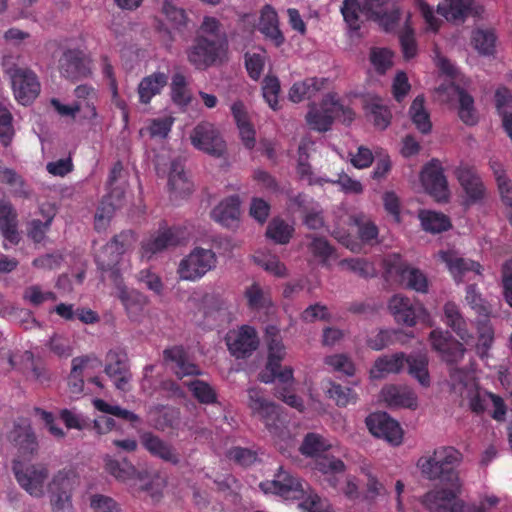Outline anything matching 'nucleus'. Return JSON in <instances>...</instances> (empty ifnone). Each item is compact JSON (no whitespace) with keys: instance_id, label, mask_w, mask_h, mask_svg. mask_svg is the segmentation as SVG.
Segmentation results:
<instances>
[{"instance_id":"1","label":"nucleus","mask_w":512,"mask_h":512,"mask_svg":"<svg viewBox=\"0 0 512 512\" xmlns=\"http://www.w3.org/2000/svg\"><path fill=\"white\" fill-rule=\"evenodd\" d=\"M450 384L452 392L461 398L475 414H482L489 410L493 419L503 421L506 415V406L503 399L479 388L472 371L453 368L450 371Z\"/></svg>"},{"instance_id":"2","label":"nucleus","mask_w":512,"mask_h":512,"mask_svg":"<svg viewBox=\"0 0 512 512\" xmlns=\"http://www.w3.org/2000/svg\"><path fill=\"white\" fill-rule=\"evenodd\" d=\"M265 340L268 347V361L266 369L259 375V379L264 383H271L277 379L278 384L281 385V387L277 388V397L282 399L289 406L302 411V400L289 391L293 384L292 368L286 367L282 371H279L280 362L286 356V348L283 344L279 329L275 326H268L266 328Z\"/></svg>"},{"instance_id":"3","label":"nucleus","mask_w":512,"mask_h":512,"mask_svg":"<svg viewBox=\"0 0 512 512\" xmlns=\"http://www.w3.org/2000/svg\"><path fill=\"white\" fill-rule=\"evenodd\" d=\"M260 488L265 494H275L284 500L302 499L299 503L301 512H333L326 499L306 490L298 478L282 468L273 480L260 483Z\"/></svg>"},{"instance_id":"4","label":"nucleus","mask_w":512,"mask_h":512,"mask_svg":"<svg viewBox=\"0 0 512 512\" xmlns=\"http://www.w3.org/2000/svg\"><path fill=\"white\" fill-rule=\"evenodd\" d=\"M461 453L453 447L442 446L417 461L421 474L429 480L459 483L455 466L461 461Z\"/></svg>"},{"instance_id":"5","label":"nucleus","mask_w":512,"mask_h":512,"mask_svg":"<svg viewBox=\"0 0 512 512\" xmlns=\"http://www.w3.org/2000/svg\"><path fill=\"white\" fill-rule=\"evenodd\" d=\"M340 116L344 122H351L354 119L352 110L345 108L335 93H328L320 103L309 105L306 122L311 129L325 132L330 129L334 119Z\"/></svg>"},{"instance_id":"6","label":"nucleus","mask_w":512,"mask_h":512,"mask_svg":"<svg viewBox=\"0 0 512 512\" xmlns=\"http://www.w3.org/2000/svg\"><path fill=\"white\" fill-rule=\"evenodd\" d=\"M3 67L9 75L15 98L23 105L31 103L40 92L36 74L29 68L14 63L13 57L3 59Z\"/></svg>"},{"instance_id":"7","label":"nucleus","mask_w":512,"mask_h":512,"mask_svg":"<svg viewBox=\"0 0 512 512\" xmlns=\"http://www.w3.org/2000/svg\"><path fill=\"white\" fill-rule=\"evenodd\" d=\"M386 272L401 284L417 292L428 291L426 276L417 268L408 266L399 255H390L384 261Z\"/></svg>"},{"instance_id":"8","label":"nucleus","mask_w":512,"mask_h":512,"mask_svg":"<svg viewBox=\"0 0 512 512\" xmlns=\"http://www.w3.org/2000/svg\"><path fill=\"white\" fill-rule=\"evenodd\" d=\"M190 140L194 148L213 157H222L226 152V143L211 122L198 123L190 133Z\"/></svg>"},{"instance_id":"9","label":"nucleus","mask_w":512,"mask_h":512,"mask_svg":"<svg viewBox=\"0 0 512 512\" xmlns=\"http://www.w3.org/2000/svg\"><path fill=\"white\" fill-rule=\"evenodd\" d=\"M128 186V173L121 163L112 167L108 177V194L102 201V213L98 218H109L111 214L122 206Z\"/></svg>"},{"instance_id":"10","label":"nucleus","mask_w":512,"mask_h":512,"mask_svg":"<svg viewBox=\"0 0 512 512\" xmlns=\"http://www.w3.org/2000/svg\"><path fill=\"white\" fill-rule=\"evenodd\" d=\"M216 265V255L210 249L195 248L182 259L178 274L182 280L196 281Z\"/></svg>"},{"instance_id":"11","label":"nucleus","mask_w":512,"mask_h":512,"mask_svg":"<svg viewBox=\"0 0 512 512\" xmlns=\"http://www.w3.org/2000/svg\"><path fill=\"white\" fill-rule=\"evenodd\" d=\"M391 314L398 323L412 327L417 319L431 326V317L427 309L421 303H413L402 295H394L388 304Z\"/></svg>"},{"instance_id":"12","label":"nucleus","mask_w":512,"mask_h":512,"mask_svg":"<svg viewBox=\"0 0 512 512\" xmlns=\"http://www.w3.org/2000/svg\"><path fill=\"white\" fill-rule=\"evenodd\" d=\"M449 489H435L423 497V504L431 512H469L466 504L457 497L460 483H450Z\"/></svg>"},{"instance_id":"13","label":"nucleus","mask_w":512,"mask_h":512,"mask_svg":"<svg viewBox=\"0 0 512 512\" xmlns=\"http://www.w3.org/2000/svg\"><path fill=\"white\" fill-rule=\"evenodd\" d=\"M225 53V45L221 40H209L198 36L195 43L188 49V61L197 69H205L221 59Z\"/></svg>"},{"instance_id":"14","label":"nucleus","mask_w":512,"mask_h":512,"mask_svg":"<svg viewBox=\"0 0 512 512\" xmlns=\"http://www.w3.org/2000/svg\"><path fill=\"white\" fill-rule=\"evenodd\" d=\"M13 471L20 486L31 496L40 498L44 495V486L49 471L43 464L23 465L15 463Z\"/></svg>"},{"instance_id":"15","label":"nucleus","mask_w":512,"mask_h":512,"mask_svg":"<svg viewBox=\"0 0 512 512\" xmlns=\"http://www.w3.org/2000/svg\"><path fill=\"white\" fill-rule=\"evenodd\" d=\"M454 175L463 190L464 204L472 205L484 199L486 187L473 167L462 164L455 169Z\"/></svg>"},{"instance_id":"16","label":"nucleus","mask_w":512,"mask_h":512,"mask_svg":"<svg viewBox=\"0 0 512 512\" xmlns=\"http://www.w3.org/2000/svg\"><path fill=\"white\" fill-rule=\"evenodd\" d=\"M247 394V405L252 411V414L263 420L268 430L276 436L279 430V426L277 425L279 421L277 406L266 400L263 397L262 391L258 388H249Z\"/></svg>"},{"instance_id":"17","label":"nucleus","mask_w":512,"mask_h":512,"mask_svg":"<svg viewBox=\"0 0 512 512\" xmlns=\"http://www.w3.org/2000/svg\"><path fill=\"white\" fill-rule=\"evenodd\" d=\"M366 425L372 435L397 446L402 443L403 431L397 421L387 413H372L366 418Z\"/></svg>"},{"instance_id":"18","label":"nucleus","mask_w":512,"mask_h":512,"mask_svg":"<svg viewBox=\"0 0 512 512\" xmlns=\"http://www.w3.org/2000/svg\"><path fill=\"white\" fill-rule=\"evenodd\" d=\"M421 183L427 193L437 201H447L449 197L448 182L438 160H432L421 171Z\"/></svg>"},{"instance_id":"19","label":"nucleus","mask_w":512,"mask_h":512,"mask_svg":"<svg viewBox=\"0 0 512 512\" xmlns=\"http://www.w3.org/2000/svg\"><path fill=\"white\" fill-rule=\"evenodd\" d=\"M437 92L441 101L448 102L453 99L458 101V116L467 125H474L478 121V114L474 107L472 96L467 94L454 84L441 85Z\"/></svg>"},{"instance_id":"20","label":"nucleus","mask_w":512,"mask_h":512,"mask_svg":"<svg viewBox=\"0 0 512 512\" xmlns=\"http://www.w3.org/2000/svg\"><path fill=\"white\" fill-rule=\"evenodd\" d=\"M111 276H115L116 296L123 304L128 318L132 322H141L145 317L147 298L136 290L128 289L123 285L115 272H112Z\"/></svg>"},{"instance_id":"21","label":"nucleus","mask_w":512,"mask_h":512,"mask_svg":"<svg viewBox=\"0 0 512 512\" xmlns=\"http://www.w3.org/2000/svg\"><path fill=\"white\" fill-rule=\"evenodd\" d=\"M225 340L230 353L237 358L251 354L259 344L255 329L248 325L230 330Z\"/></svg>"},{"instance_id":"22","label":"nucleus","mask_w":512,"mask_h":512,"mask_svg":"<svg viewBox=\"0 0 512 512\" xmlns=\"http://www.w3.org/2000/svg\"><path fill=\"white\" fill-rule=\"evenodd\" d=\"M50 501L53 512H73L71 501L72 480L67 473L59 471L49 484Z\"/></svg>"},{"instance_id":"23","label":"nucleus","mask_w":512,"mask_h":512,"mask_svg":"<svg viewBox=\"0 0 512 512\" xmlns=\"http://www.w3.org/2000/svg\"><path fill=\"white\" fill-rule=\"evenodd\" d=\"M429 339L432 348L440 354L445 362L457 363L462 360L465 348L449 332L435 329L430 333Z\"/></svg>"},{"instance_id":"24","label":"nucleus","mask_w":512,"mask_h":512,"mask_svg":"<svg viewBox=\"0 0 512 512\" xmlns=\"http://www.w3.org/2000/svg\"><path fill=\"white\" fill-rule=\"evenodd\" d=\"M90 63L82 51L69 49L59 59V70L67 79L78 80L91 74Z\"/></svg>"},{"instance_id":"25","label":"nucleus","mask_w":512,"mask_h":512,"mask_svg":"<svg viewBox=\"0 0 512 512\" xmlns=\"http://www.w3.org/2000/svg\"><path fill=\"white\" fill-rule=\"evenodd\" d=\"M105 372L121 391L129 389L131 374L127 367V357L122 351H110L106 356Z\"/></svg>"},{"instance_id":"26","label":"nucleus","mask_w":512,"mask_h":512,"mask_svg":"<svg viewBox=\"0 0 512 512\" xmlns=\"http://www.w3.org/2000/svg\"><path fill=\"white\" fill-rule=\"evenodd\" d=\"M437 12L449 22L461 23L468 14L482 17L484 7L474 4L473 0H452L449 4L439 3Z\"/></svg>"},{"instance_id":"27","label":"nucleus","mask_w":512,"mask_h":512,"mask_svg":"<svg viewBox=\"0 0 512 512\" xmlns=\"http://www.w3.org/2000/svg\"><path fill=\"white\" fill-rule=\"evenodd\" d=\"M380 397L391 408L416 409L418 406L416 393L405 385H386L382 388Z\"/></svg>"},{"instance_id":"28","label":"nucleus","mask_w":512,"mask_h":512,"mask_svg":"<svg viewBox=\"0 0 512 512\" xmlns=\"http://www.w3.org/2000/svg\"><path fill=\"white\" fill-rule=\"evenodd\" d=\"M438 256L442 262L445 263L449 272L458 283L463 281V278L467 273H481V265L479 263L461 257L460 254L455 250L448 249L445 251H440Z\"/></svg>"},{"instance_id":"29","label":"nucleus","mask_w":512,"mask_h":512,"mask_svg":"<svg viewBox=\"0 0 512 512\" xmlns=\"http://www.w3.org/2000/svg\"><path fill=\"white\" fill-rule=\"evenodd\" d=\"M164 362L170 366L178 378L201 375V369L189 361L182 347L175 346L163 351Z\"/></svg>"},{"instance_id":"30","label":"nucleus","mask_w":512,"mask_h":512,"mask_svg":"<svg viewBox=\"0 0 512 512\" xmlns=\"http://www.w3.org/2000/svg\"><path fill=\"white\" fill-rule=\"evenodd\" d=\"M178 234V229L167 228L159 230L157 233L143 241L141 256L149 259L154 254L163 251L167 247L179 244L181 238Z\"/></svg>"},{"instance_id":"31","label":"nucleus","mask_w":512,"mask_h":512,"mask_svg":"<svg viewBox=\"0 0 512 512\" xmlns=\"http://www.w3.org/2000/svg\"><path fill=\"white\" fill-rule=\"evenodd\" d=\"M98 412L103 413V415L98 416V432L104 433L112 430L115 427V421L111 417H116L119 419H123L125 421H129L131 423H135L139 421V417L126 409H122L118 405L108 404L103 400L98 399Z\"/></svg>"},{"instance_id":"32","label":"nucleus","mask_w":512,"mask_h":512,"mask_svg":"<svg viewBox=\"0 0 512 512\" xmlns=\"http://www.w3.org/2000/svg\"><path fill=\"white\" fill-rule=\"evenodd\" d=\"M140 439L143 447L153 456L173 465L180 462V456L176 449L158 436L146 432L141 435Z\"/></svg>"},{"instance_id":"33","label":"nucleus","mask_w":512,"mask_h":512,"mask_svg":"<svg viewBox=\"0 0 512 512\" xmlns=\"http://www.w3.org/2000/svg\"><path fill=\"white\" fill-rule=\"evenodd\" d=\"M240 216V200L238 196H230L222 200L212 211L211 217L225 227H233Z\"/></svg>"},{"instance_id":"34","label":"nucleus","mask_w":512,"mask_h":512,"mask_svg":"<svg viewBox=\"0 0 512 512\" xmlns=\"http://www.w3.org/2000/svg\"><path fill=\"white\" fill-rule=\"evenodd\" d=\"M405 366V354L402 352L379 357L370 369L372 379H382L389 374L400 373Z\"/></svg>"},{"instance_id":"35","label":"nucleus","mask_w":512,"mask_h":512,"mask_svg":"<svg viewBox=\"0 0 512 512\" xmlns=\"http://www.w3.org/2000/svg\"><path fill=\"white\" fill-rule=\"evenodd\" d=\"M17 224V213L12 204L8 200L0 199V232L13 244L20 241Z\"/></svg>"},{"instance_id":"36","label":"nucleus","mask_w":512,"mask_h":512,"mask_svg":"<svg viewBox=\"0 0 512 512\" xmlns=\"http://www.w3.org/2000/svg\"><path fill=\"white\" fill-rule=\"evenodd\" d=\"M259 30L275 46H280L284 42V36L279 29V20L276 11L266 5L261 10Z\"/></svg>"},{"instance_id":"37","label":"nucleus","mask_w":512,"mask_h":512,"mask_svg":"<svg viewBox=\"0 0 512 512\" xmlns=\"http://www.w3.org/2000/svg\"><path fill=\"white\" fill-rule=\"evenodd\" d=\"M405 365L408 366V373L422 387H429L431 378L428 371V357L426 353H411L405 355Z\"/></svg>"},{"instance_id":"38","label":"nucleus","mask_w":512,"mask_h":512,"mask_svg":"<svg viewBox=\"0 0 512 512\" xmlns=\"http://www.w3.org/2000/svg\"><path fill=\"white\" fill-rule=\"evenodd\" d=\"M365 111L369 121L377 129L384 130L389 126L392 118L391 112L379 97H369L365 102Z\"/></svg>"},{"instance_id":"39","label":"nucleus","mask_w":512,"mask_h":512,"mask_svg":"<svg viewBox=\"0 0 512 512\" xmlns=\"http://www.w3.org/2000/svg\"><path fill=\"white\" fill-rule=\"evenodd\" d=\"M231 111L237 123L244 146L247 149H253L256 144L255 130L249 123L244 104L242 102H235L231 107Z\"/></svg>"},{"instance_id":"40","label":"nucleus","mask_w":512,"mask_h":512,"mask_svg":"<svg viewBox=\"0 0 512 512\" xmlns=\"http://www.w3.org/2000/svg\"><path fill=\"white\" fill-rule=\"evenodd\" d=\"M326 83L324 78H306L302 81L295 82L288 93L289 99L294 103H299L305 99H309L320 91Z\"/></svg>"},{"instance_id":"41","label":"nucleus","mask_w":512,"mask_h":512,"mask_svg":"<svg viewBox=\"0 0 512 512\" xmlns=\"http://www.w3.org/2000/svg\"><path fill=\"white\" fill-rule=\"evenodd\" d=\"M168 75L163 72H155L141 80L138 86V94L142 103H149L166 86Z\"/></svg>"},{"instance_id":"42","label":"nucleus","mask_w":512,"mask_h":512,"mask_svg":"<svg viewBox=\"0 0 512 512\" xmlns=\"http://www.w3.org/2000/svg\"><path fill=\"white\" fill-rule=\"evenodd\" d=\"M444 323L449 326L463 341L468 342L471 335L467 329V323L459 307L453 302H447L444 307Z\"/></svg>"},{"instance_id":"43","label":"nucleus","mask_w":512,"mask_h":512,"mask_svg":"<svg viewBox=\"0 0 512 512\" xmlns=\"http://www.w3.org/2000/svg\"><path fill=\"white\" fill-rule=\"evenodd\" d=\"M168 185L170 191L176 197H184L192 192L193 184L187 178L181 163L173 162L171 164L168 177Z\"/></svg>"},{"instance_id":"44","label":"nucleus","mask_w":512,"mask_h":512,"mask_svg":"<svg viewBox=\"0 0 512 512\" xmlns=\"http://www.w3.org/2000/svg\"><path fill=\"white\" fill-rule=\"evenodd\" d=\"M135 242V236L131 231L122 232L116 236L103 251L110 258L108 266L118 264L120 256L132 248Z\"/></svg>"},{"instance_id":"45","label":"nucleus","mask_w":512,"mask_h":512,"mask_svg":"<svg viewBox=\"0 0 512 512\" xmlns=\"http://www.w3.org/2000/svg\"><path fill=\"white\" fill-rule=\"evenodd\" d=\"M419 218L423 229L431 233H440L451 226L449 218L439 212L424 210L420 212Z\"/></svg>"},{"instance_id":"46","label":"nucleus","mask_w":512,"mask_h":512,"mask_svg":"<svg viewBox=\"0 0 512 512\" xmlns=\"http://www.w3.org/2000/svg\"><path fill=\"white\" fill-rule=\"evenodd\" d=\"M473 47L482 55H492L496 49V35L492 29H477L471 37Z\"/></svg>"},{"instance_id":"47","label":"nucleus","mask_w":512,"mask_h":512,"mask_svg":"<svg viewBox=\"0 0 512 512\" xmlns=\"http://www.w3.org/2000/svg\"><path fill=\"white\" fill-rule=\"evenodd\" d=\"M317 469L327 476V480L333 487L337 486L339 476L344 473V463L334 457H320L316 463Z\"/></svg>"},{"instance_id":"48","label":"nucleus","mask_w":512,"mask_h":512,"mask_svg":"<svg viewBox=\"0 0 512 512\" xmlns=\"http://www.w3.org/2000/svg\"><path fill=\"white\" fill-rule=\"evenodd\" d=\"M293 232L292 225L280 218H274L267 227L266 236L277 244H287Z\"/></svg>"},{"instance_id":"49","label":"nucleus","mask_w":512,"mask_h":512,"mask_svg":"<svg viewBox=\"0 0 512 512\" xmlns=\"http://www.w3.org/2000/svg\"><path fill=\"white\" fill-rule=\"evenodd\" d=\"M410 117L416 128L422 133H428L431 130L429 114L424 107L423 96H417L410 107Z\"/></svg>"},{"instance_id":"50","label":"nucleus","mask_w":512,"mask_h":512,"mask_svg":"<svg viewBox=\"0 0 512 512\" xmlns=\"http://www.w3.org/2000/svg\"><path fill=\"white\" fill-rule=\"evenodd\" d=\"M171 98L176 105L182 107L187 106L192 100L191 93L187 88L186 78L180 73H176L172 77Z\"/></svg>"},{"instance_id":"51","label":"nucleus","mask_w":512,"mask_h":512,"mask_svg":"<svg viewBox=\"0 0 512 512\" xmlns=\"http://www.w3.org/2000/svg\"><path fill=\"white\" fill-rule=\"evenodd\" d=\"M195 399L202 404H213L217 400L214 388L205 381L192 380L186 383Z\"/></svg>"},{"instance_id":"52","label":"nucleus","mask_w":512,"mask_h":512,"mask_svg":"<svg viewBox=\"0 0 512 512\" xmlns=\"http://www.w3.org/2000/svg\"><path fill=\"white\" fill-rule=\"evenodd\" d=\"M254 259L264 270L276 277H285L287 269L276 255L265 252H258Z\"/></svg>"},{"instance_id":"53","label":"nucleus","mask_w":512,"mask_h":512,"mask_svg":"<svg viewBox=\"0 0 512 512\" xmlns=\"http://www.w3.org/2000/svg\"><path fill=\"white\" fill-rule=\"evenodd\" d=\"M494 342V330L488 323H480L478 326V340L475 346L476 353L481 359L489 357V350Z\"/></svg>"},{"instance_id":"54","label":"nucleus","mask_w":512,"mask_h":512,"mask_svg":"<svg viewBox=\"0 0 512 512\" xmlns=\"http://www.w3.org/2000/svg\"><path fill=\"white\" fill-rule=\"evenodd\" d=\"M51 105L61 116L74 117L77 112H83L87 117L96 116V107L93 106V103L90 105L88 101H85V103L77 101L76 105L69 106L62 104L58 99L53 98L51 100Z\"/></svg>"},{"instance_id":"55","label":"nucleus","mask_w":512,"mask_h":512,"mask_svg":"<svg viewBox=\"0 0 512 512\" xmlns=\"http://www.w3.org/2000/svg\"><path fill=\"white\" fill-rule=\"evenodd\" d=\"M465 301L479 316L489 317L492 313L491 305L477 291L475 285L467 286Z\"/></svg>"},{"instance_id":"56","label":"nucleus","mask_w":512,"mask_h":512,"mask_svg":"<svg viewBox=\"0 0 512 512\" xmlns=\"http://www.w3.org/2000/svg\"><path fill=\"white\" fill-rule=\"evenodd\" d=\"M162 12L168 23L175 29L184 27L187 23L185 11L177 4L175 0H165Z\"/></svg>"},{"instance_id":"57","label":"nucleus","mask_w":512,"mask_h":512,"mask_svg":"<svg viewBox=\"0 0 512 512\" xmlns=\"http://www.w3.org/2000/svg\"><path fill=\"white\" fill-rule=\"evenodd\" d=\"M267 59V53L263 49L249 51L245 54V65L249 76L257 80L261 76Z\"/></svg>"},{"instance_id":"58","label":"nucleus","mask_w":512,"mask_h":512,"mask_svg":"<svg viewBox=\"0 0 512 512\" xmlns=\"http://www.w3.org/2000/svg\"><path fill=\"white\" fill-rule=\"evenodd\" d=\"M331 447L332 444L328 443L325 438L318 434L310 433L304 438L300 451L306 456L314 457Z\"/></svg>"},{"instance_id":"59","label":"nucleus","mask_w":512,"mask_h":512,"mask_svg":"<svg viewBox=\"0 0 512 512\" xmlns=\"http://www.w3.org/2000/svg\"><path fill=\"white\" fill-rule=\"evenodd\" d=\"M9 438L19 445L24 455L33 454L37 449L36 438L34 434L29 433L20 426H15L10 433Z\"/></svg>"},{"instance_id":"60","label":"nucleus","mask_w":512,"mask_h":512,"mask_svg":"<svg viewBox=\"0 0 512 512\" xmlns=\"http://www.w3.org/2000/svg\"><path fill=\"white\" fill-rule=\"evenodd\" d=\"M349 219L351 224L358 227V233L363 242L370 243L377 238L378 229L376 225L363 214L351 216Z\"/></svg>"},{"instance_id":"61","label":"nucleus","mask_w":512,"mask_h":512,"mask_svg":"<svg viewBox=\"0 0 512 512\" xmlns=\"http://www.w3.org/2000/svg\"><path fill=\"white\" fill-rule=\"evenodd\" d=\"M280 82L275 76H266L262 84V95L267 104L273 110L279 108Z\"/></svg>"},{"instance_id":"62","label":"nucleus","mask_w":512,"mask_h":512,"mask_svg":"<svg viewBox=\"0 0 512 512\" xmlns=\"http://www.w3.org/2000/svg\"><path fill=\"white\" fill-rule=\"evenodd\" d=\"M327 394L340 407H345L357 401V394L352 389L342 387L337 383H330Z\"/></svg>"},{"instance_id":"63","label":"nucleus","mask_w":512,"mask_h":512,"mask_svg":"<svg viewBox=\"0 0 512 512\" xmlns=\"http://www.w3.org/2000/svg\"><path fill=\"white\" fill-rule=\"evenodd\" d=\"M341 13L351 29H358L359 17L361 14H365V10L363 4H360L358 0H345L341 7Z\"/></svg>"},{"instance_id":"64","label":"nucleus","mask_w":512,"mask_h":512,"mask_svg":"<svg viewBox=\"0 0 512 512\" xmlns=\"http://www.w3.org/2000/svg\"><path fill=\"white\" fill-rule=\"evenodd\" d=\"M325 364L332 370L352 376L355 373L353 362L344 354H335L325 358Z\"/></svg>"}]
</instances>
